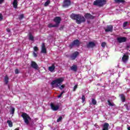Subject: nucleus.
<instances>
[{"label": "nucleus", "instance_id": "obj_38", "mask_svg": "<svg viewBox=\"0 0 130 130\" xmlns=\"http://www.w3.org/2000/svg\"><path fill=\"white\" fill-rule=\"evenodd\" d=\"M34 51H38L39 50V49H38V47L37 46H35L34 47Z\"/></svg>", "mask_w": 130, "mask_h": 130}, {"label": "nucleus", "instance_id": "obj_35", "mask_svg": "<svg viewBox=\"0 0 130 130\" xmlns=\"http://www.w3.org/2000/svg\"><path fill=\"white\" fill-rule=\"evenodd\" d=\"M106 46V43H105V42L102 43V44H101L102 47H103L104 48Z\"/></svg>", "mask_w": 130, "mask_h": 130}, {"label": "nucleus", "instance_id": "obj_25", "mask_svg": "<svg viewBox=\"0 0 130 130\" xmlns=\"http://www.w3.org/2000/svg\"><path fill=\"white\" fill-rule=\"evenodd\" d=\"M115 3H116V4H119L120 3H121L122 4H123L124 3H125V1L124 0H114Z\"/></svg>", "mask_w": 130, "mask_h": 130}, {"label": "nucleus", "instance_id": "obj_41", "mask_svg": "<svg viewBox=\"0 0 130 130\" xmlns=\"http://www.w3.org/2000/svg\"><path fill=\"white\" fill-rule=\"evenodd\" d=\"M78 88V85H76L74 86V88H73V91H76V89Z\"/></svg>", "mask_w": 130, "mask_h": 130}, {"label": "nucleus", "instance_id": "obj_49", "mask_svg": "<svg viewBox=\"0 0 130 130\" xmlns=\"http://www.w3.org/2000/svg\"><path fill=\"white\" fill-rule=\"evenodd\" d=\"M87 23L89 24V23H90V22L89 21H87Z\"/></svg>", "mask_w": 130, "mask_h": 130}, {"label": "nucleus", "instance_id": "obj_32", "mask_svg": "<svg viewBox=\"0 0 130 130\" xmlns=\"http://www.w3.org/2000/svg\"><path fill=\"white\" fill-rule=\"evenodd\" d=\"M81 99L82 100V103H84V102H85V100H86V98L85 97V95H83L82 96Z\"/></svg>", "mask_w": 130, "mask_h": 130}, {"label": "nucleus", "instance_id": "obj_18", "mask_svg": "<svg viewBox=\"0 0 130 130\" xmlns=\"http://www.w3.org/2000/svg\"><path fill=\"white\" fill-rule=\"evenodd\" d=\"M55 70V66H54V64H52L51 67H49L48 70L51 72V73H52L54 70Z\"/></svg>", "mask_w": 130, "mask_h": 130}, {"label": "nucleus", "instance_id": "obj_39", "mask_svg": "<svg viewBox=\"0 0 130 130\" xmlns=\"http://www.w3.org/2000/svg\"><path fill=\"white\" fill-rule=\"evenodd\" d=\"M19 69H15V73L16 74V75H18V74H19Z\"/></svg>", "mask_w": 130, "mask_h": 130}, {"label": "nucleus", "instance_id": "obj_36", "mask_svg": "<svg viewBox=\"0 0 130 130\" xmlns=\"http://www.w3.org/2000/svg\"><path fill=\"white\" fill-rule=\"evenodd\" d=\"M63 93H64V90H63L60 94L57 96L58 98H60V97H61V96H62V94H63Z\"/></svg>", "mask_w": 130, "mask_h": 130}, {"label": "nucleus", "instance_id": "obj_46", "mask_svg": "<svg viewBox=\"0 0 130 130\" xmlns=\"http://www.w3.org/2000/svg\"><path fill=\"white\" fill-rule=\"evenodd\" d=\"M129 47H130V46H129V45H127V49H128V48H129Z\"/></svg>", "mask_w": 130, "mask_h": 130}, {"label": "nucleus", "instance_id": "obj_37", "mask_svg": "<svg viewBox=\"0 0 130 130\" xmlns=\"http://www.w3.org/2000/svg\"><path fill=\"white\" fill-rule=\"evenodd\" d=\"M61 119H62V117L60 116V117L57 119V122H59V121H61Z\"/></svg>", "mask_w": 130, "mask_h": 130}, {"label": "nucleus", "instance_id": "obj_43", "mask_svg": "<svg viewBox=\"0 0 130 130\" xmlns=\"http://www.w3.org/2000/svg\"><path fill=\"white\" fill-rule=\"evenodd\" d=\"M33 55L35 57H37V54H36V53H35V52H33Z\"/></svg>", "mask_w": 130, "mask_h": 130}, {"label": "nucleus", "instance_id": "obj_33", "mask_svg": "<svg viewBox=\"0 0 130 130\" xmlns=\"http://www.w3.org/2000/svg\"><path fill=\"white\" fill-rule=\"evenodd\" d=\"M23 19H24V14H21L20 15H19V19L22 20Z\"/></svg>", "mask_w": 130, "mask_h": 130}, {"label": "nucleus", "instance_id": "obj_12", "mask_svg": "<svg viewBox=\"0 0 130 130\" xmlns=\"http://www.w3.org/2000/svg\"><path fill=\"white\" fill-rule=\"evenodd\" d=\"M30 66L34 69V70H38V64H37L36 62L32 61L31 62Z\"/></svg>", "mask_w": 130, "mask_h": 130}, {"label": "nucleus", "instance_id": "obj_9", "mask_svg": "<svg viewBox=\"0 0 130 130\" xmlns=\"http://www.w3.org/2000/svg\"><path fill=\"white\" fill-rule=\"evenodd\" d=\"M79 54V52L78 51L74 52L71 56V58L72 60H75V59L77 58Z\"/></svg>", "mask_w": 130, "mask_h": 130}, {"label": "nucleus", "instance_id": "obj_11", "mask_svg": "<svg viewBox=\"0 0 130 130\" xmlns=\"http://www.w3.org/2000/svg\"><path fill=\"white\" fill-rule=\"evenodd\" d=\"M117 42L119 43H122V42H126V38L123 37H119L117 39Z\"/></svg>", "mask_w": 130, "mask_h": 130}, {"label": "nucleus", "instance_id": "obj_15", "mask_svg": "<svg viewBox=\"0 0 130 130\" xmlns=\"http://www.w3.org/2000/svg\"><path fill=\"white\" fill-rule=\"evenodd\" d=\"M95 43L93 42H90L88 44H87V48H91L92 47H94L95 46Z\"/></svg>", "mask_w": 130, "mask_h": 130}, {"label": "nucleus", "instance_id": "obj_16", "mask_svg": "<svg viewBox=\"0 0 130 130\" xmlns=\"http://www.w3.org/2000/svg\"><path fill=\"white\" fill-rule=\"evenodd\" d=\"M42 53H46V48L45 47V44L43 43L42 44V50H41Z\"/></svg>", "mask_w": 130, "mask_h": 130}, {"label": "nucleus", "instance_id": "obj_10", "mask_svg": "<svg viewBox=\"0 0 130 130\" xmlns=\"http://www.w3.org/2000/svg\"><path fill=\"white\" fill-rule=\"evenodd\" d=\"M105 32H112L113 31V26L111 25H107V28H104Z\"/></svg>", "mask_w": 130, "mask_h": 130}, {"label": "nucleus", "instance_id": "obj_13", "mask_svg": "<svg viewBox=\"0 0 130 130\" xmlns=\"http://www.w3.org/2000/svg\"><path fill=\"white\" fill-rule=\"evenodd\" d=\"M51 108L54 111H56L57 110H58L59 109V106L56 105H54V104L51 103Z\"/></svg>", "mask_w": 130, "mask_h": 130}, {"label": "nucleus", "instance_id": "obj_30", "mask_svg": "<svg viewBox=\"0 0 130 130\" xmlns=\"http://www.w3.org/2000/svg\"><path fill=\"white\" fill-rule=\"evenodd\" d=\"M50 4V0H47L44 4L45 7H47L49 4Z\"/></svg>", "mask_w": 130, "mask_h": 130}, {"label": "nucleus", "instance_id": "obj_28", "mask_svg": "<svg viewBox=\"0 0 130 130\" xmlns=\"http://www.w3.org/2000/svg\"><path fill=\"white\" fill-rule=\"evenodd\" d=\"M129 25V23H128V22L127 21L124 22L123 23V27L125 28V27H127V26H128Z\"/></svg>", "mask_w": 130, "mask_h": 130}, {"label": "nucleus", "instance_id": "obj_6", "mask_svg": "<svg viewBox=\"0 0 130 130\" xmlns=\"http://www.w3.org/2000/svg\"><path fill=\"white\" fill-rule=\"evenodd\" d=\"M61 21V18L59 16H56L53 19V22H54L56 23L55 25L57 27H59V24H60Z\"/></svg>", "mask_w": 130, "mask_h": 130}, {"label": "nucleus", "instance_id": "obj_2", "mask_svg": "<svg viewBox=\"0 0 130 130\" xmlns=\"http://www.w3.org/2000/svg\"><path fill=\"white\" fill-rule=\"evenodd\" d=\"M63 82V79L62 78H59L56 80H53L51 83V85L53 86V85H56V87H59V85H61V83Z\"/></svg>", "mask_w": 130, "mask_h": 130}, {"label": "nucleus", "instance_id": "obj_4", "mask_svg": "<svg viewBox=\"0 0 130 130\" xmlns=\"http://www.w3.org/2000/svg\"><path fill=\"white\" fill-rule=\"evenodd\" d=\"M81 44L80 41L78 39L74 40L73 42H72L69 45V47L70 49H72L74 47V46H76L77 47H79Z\"/></svg>", "mask_w": 130, "mask_h": 130}, {"label": "nucleus", "instance_id": "obj_27", "mask_svg": "<svg viewBox=\"0 0 130 130\" xmlns=\"http://www.w3.org/2000/svg\"><path fill=\"white\" fill-rule=\"evenodd\" d=\"M108 103L109 106H115L114 103H111L110 100H108Z\"/></svg>", "mask_w": 130, "mask_h": 130}, {"label": "nucleus", "instance_id": "obj_8", "mask_svg": "<svg viewBox=\"0 0 130 130\" xmlns=\"http://www.w3.org/2000/svg\"><path fill=\"white\" fill-rule=\"evenodd\" d=\"M84 17L86 20H94L95 19V16L91 15L90 13H86L84 15Z\"/></svg>", "mask_w": 130, "mask_h": 130}, {"label": "nucleus", "instance_id": "obj_34", "mask_svg": "<svg viewBox=\"0 0 130 130\" xmlns=\"http://www.w3.org/2000/svg\"><path fill=\"white\" fill-rule=\"evenodd\" d=\"M65 87H66V85H64V84H63L60 86H59V89H60V90H62V89H63Z\"/></svg>", "mask_w": 130, "mask_h": 130}, {"label": "nucleus", "instance_id": "obj_1", "mask_svg": "<svg viewBox=\"0 0 130 130\" xmlns=\"http://www.w3.org/2000/svg\"><path fill=\"white\" fill-rule=\"evenodd\" d=\"M70 18L72 20L76 21L77 24H80L86 22V18H85V17L83 16V15H81V14L72 13L70 15Z\"/></svg>", "mask_w": 130, "mask_h": 130}, {"label": "nucleus", "instance_id": "obj_44", "mask_svg": "<svg viewBox=\"0 0 130 130\" xmlns=\"http://www.w3.org/2000/svg\"><path fill=\"white\" fill-rule=\"evenodd\" d=\"M7 32H11V29H10V28H7Z\"/></svg>", "mask_w": 130, "mask_h": 130}, {"label": "nucleus", "instance_id": "obj_45", "mask_svg": "<svg viewBox=\"0 0 130 130\" xmlns=\"http://www.w3.org/2000/svg\"><path fill=\"white\" fill-rule=\"evenodd\" d=\"M4 1L5 0H0V4H3V3H4Z\"/></svg>", "mask_w": 130, "mask_h": 130}, {"label": "nucleus", "instance_id": "obj_19", "mask_svg": "<svg viewBox=\"0 0 130 130\" xmlns=\"http://www.w3.org/2000/svg\"><path fill=\"white\" fill-rule=\"evenodd\" d=\"M109 127V124L108 123H105L103 125V130H108Z\"/></svg>", "mask_w": 130, "mask_h": 130}, {"label": "nucleus", "instance_id": "obj_14", "mask_svg": "<svg viewBox=\"0 0 130 130\" xmlns=\"http://www.w3.org/2000/svg\"><path fill=\"white\" fill-rule=\"evenodd\" d=\"M128 58H129L128 55L124 54L122 57V61H123V62H124L125 63V62H126L127 60H128Z\"/></svg>", "mask_w": 130, "mask_h": 130}, {"label": "nucleus", "instance_id": "obj_24", "mask_svg": "<svg viewBox=\"0 0 130 130\" xmlns=\"http://www.w3.org/2000/svg\"><path fill=\"white\" fill-rule=\"evenodd\" d=\"M29 40H31V41H34V36L32 35V34L29 33L28 35Z\"/></svg>", "mask_w": 130, "mask_h": 130}, {"label": "nucleus", "instance_id": "obj_42", "mask_svg": "<svg viewBox=\"0 0 130 130\" xmlns=\"http://www.w3.org/2000/svg\"><path fill=\"white\" fill-rule=\"evenodd\" d=\"M3 19V14H2V13H0V21H2Z\"/></svg>", "mask_w": 130, "mask_h": 130}, {"label": "nucleus", "instance_id": "obj_31", "mask_svg": "<svg viewBox=\"0 0 130 130\" xmlns=\"http://www.w3.org/2000/svg\"><path fill=\"white\" fill-rule=\"evenodd\" d=\"M10 113L12 115L15 113V108H12L10 109Z\"/></svg>", "mask_w": 130, "mask_h": 130}, {"label": "nucleus", "instance_id": "obj_7", "mask_svg": "<svg viewBox=\"0 0 130 130\" xmlns=\"http://www.w3.org/2000/svg\"><path fill=\"white\" fill-rule=\"evenodd\" d=\"M71 4V0H64L62 7L63 8H69Z\"/></svg>", "mask_w": 130, "mask_h": 130}, {"label": "nucleus", "instance_id": "obj_48", "mask_svg": "<svg viewBox=\"0 0 130 130\" xmlns=\"http://www.w3.org/2000/svg\"><path fill=\"white\" fill-rule=\"evenodd\" d=\"M127 129H128V130H130V126H129V127H127Z\"/></svg>", "mask_w": 130, "mask_h": 130}, {"label": "nucleus", "instance_id": "obj_26", "mask_svg": "<svg viewBox=\"0 0 130 130\" xmlns=\"http://www.w3.org/2000/svg\"><path fill=\"white\" fill-rule=\"evenodd\" d=\"M7 123L10 127H13V122L12 121L10 120H7Z\"/></svg>", "mask_w": 130, "mask_h": 130}, {"label": "nucleus", "instance_id": "obj_3", "mask_svg": "<svg viewBox=\"0 0 130 130\" xmlns=\"http://www.w3.org/2000/svg\"><path fill=\"white\" fill-rule=\"evenodd\" d=\"M106 4V0H95L93 2V6H96V7H103Z\"/></svg>", "mask_w": 130, "mask_h": 130}, {"label": "nucleus", "instance_id": "obj_17", "mask_svg": "<svg viewBox=\"0 0 130 130\" xmlns=\"http://www.w3.org/2000/svg\"><path fill=\"white\" fill-rule=\"evenodd\" d=\"M70 70L73 72H77L78 71V66L76 64H73Z\"/></svg>", "mask_w": 130, "mask_h": 130}, {"label": "nucleus", "instance_id": "obj_29", "mask_svg": "<svg viewBox=\"0 0 130 130\" xmlns=\"http://www.w3.org/2000/svg\"><path fill=\"white\" fill-rule=\"evenodd\" d=\"M91 103L93 104V105H96V104H97V101H96L95 99H92Z\"/></svg>", "mask_w": 130, "mask_h": 130}, {"label": "nucleus", "instance_id": "obj_47", "mask_svg": "<svg viewBox=\"0 0 130 130\" xmlns=\"http://www.w3.org/2000/svg\"><path fill=\"white\" fill-rule=\"evenodd\" d=\"M14 130H19V127L15 128Z\"/></svg>", "mask_w": 130, "mask_h": 130}, {"label": "nucleus", "instance_id": "obj_22", "mask_svg": "<svg viewBox=\"0 0 130 130\" xmlns=\"http://www.w3.org/2000/svg\"><path fill=\"white\" fill-rule=\"evenodd\" d=\"M119 96H120L122 102H124L125 101V96H124V94H121Z\"/></svg>", "mask_w": 130, "mask_h": 130}, {"label": "nucleus", "instance_id": "obj_5", "mask_svg": "<svg viewBox=\"0 0 130 130\" xmlns=\"http://www.w3.org/2000/svg\"><path fill=\"white\" fill-rule=\"evenodd\" d=\"M21 116L24 119V122L26 124H29V120H31V117L26 113H23Z\"/></svg>", "mask_w": 130, "mask_h": 130}, {"label": "nucleus", "instance_id": "obj_23", "mask_svg": "<svg viewBox=\"0 0 130 130\" xmlns=\"http://www.w3.org/2000/svg\"><path fill=\"white\" fill-rule=\"evenodd\" d=\"M48 27V28H58L56 24H52V23H49Z\"/></svg>", "mask_w": 130, "mask_h": 130}, {"label": "nucleus", "instance_id": "obj_20", "mask_svg": "<svg viewBox=\"0 0 130 130\" xmlns=\"http://www.w3.org/2000/svg\"><path fill=\"white\" fill-rule=\"evenodd\" d=\"M13 6L14 9H18V0H14Z\"/></svg>", "mask_w": 130, "mask_h": 130}, {"label": "nucleus", "instance_id": "obj_21", "mask_svg": "<svg viewBox=\"0 0 130 130\" xmlns=\"http://www.w3.org/2000/svg\"><path fill=\"white\" fill-rule=\"evenodd\" d=\"M9 76H8V75H6L4 78V82L6 85H8V84L9 83Z\"/></svg>", "mask_w": 130, "mask_h": 130}, {"label": "nucleus", "instance_id": "obj_40", "mask_svg": "<svg viewBox=\"0 0 130 130\" xmlns=\"http://www.w3.org/2000/svg\"><path fill=\"white\" fill-rule=\"evenodd\" d=\"M63 28H64V25H62L59 27V30L61 31L62 30H63Z\"/></svg>", "mask_w": 130, "mask_h": 130}]
</instances>
